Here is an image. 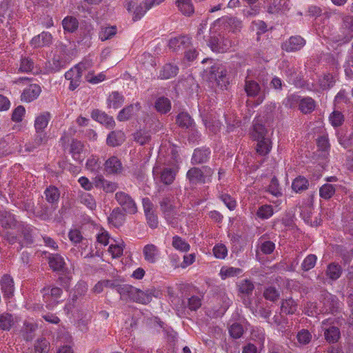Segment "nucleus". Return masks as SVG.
Wrapping results in <instances>:
<instances>
[{"label": "nucleus", "instance_id": "13", "mask_svg": "<svg viewBox=\"0 0 353 353\" xmlns=\"http://www.w3.org/2000/svg\"><path fill=\"white\" fill-rule=\"evenodd\" d=\"M191 45V39L188 36L172 38L169 41V47L174 51L187 50Z\"/></svg>", "mask_w": 353, "mask_h": 353}, {"label": "nucleus", "instance_id": "51", "mask_svg": "<svg viewBox=\"0 0 353 353\" xmlns=\"http://www.w3.org/2000/svg\"><path fill=\"white\" fill-rule=\"evenodd\" d=\"M239 291L244 294L250 295L252 294L254 285L253 283L249 279H243L238 284Z\"/></svg>", "mask_w": 353, "mask_h": 353}, {"label": "nucleus", "instance_id": "54", "mask_svg": "<svg viewBox=\"0 0 353 353\" xmlns=\"http://www.w3.org/2000/svg\"><path fill=\"white\" fill-rule=\"evenodd\" d=\"M263 296L266 300L275 302L279 299L280 292L275 287L270 286L264 290Z\"/></svg>", "mask_w": 353, "mask_h": 353}, {"label": "nucleus", "instance_id": "25", "mask_svg": "<svg viewBox=\"0 0 353 353\" xmlns=\"http://www.w3.org/2000/svg\"><path fill=\"white\" fill-rule=\"evenodd\" d=\"M52 43V35L47 32H43L41 34L34 37L31 40V43L35 48H39L45 46H49Z\"/></svg>", "mask_w": 353, "mask_h": 353}, {"label": "nucleus", "instance_id": "56", "mask_svg": "<svg viewBox=\"0 0 353 353\" xmlns=\"http://www.w3.org/2000/svg\"><path fill=\"white\" fill-rule=\"evenodd\" d=\"M312 338L311 333L305 329L301 330L296 334L298 343L301 345H307L311 341Z\"/></svg>", "mask_w": 353, "mask_h": 353}, {"label": "nucleus", "instance_id": "31", "mask_svg": "<svg viewBox=\"0 0 353 353\" xmlns=\"http://www.w3.org/2000/svg\"><path fill=\"white\" fill-rule=\"evenodd\" d=\"M316 107L315 101L311 97H304L299 100V109L303 114L312 112Z\"/></svg>", "mask_w": 353, "mask_h": 353}, {"label": "nucleus", "instance_id": "40", "mask_svg": "<svg viewBox=\"0 0 353 353\" xmlns=\"http://www.w3.org/2000/svg\"><path fill=\"white\" fill-rule=\"evenodd\" d=\"M309 186L308 180L303 176H298L296 177L292 182V188L296 193L302 192L303 191L307 190Z\"/></svg>", "mask_w": 353, "mask_h": 353}, {"label": "nucleus", "instance_id": "47", "mask_svg": "<svg viewBox=\"0 0 353 353\" xmlns=\"http://www.w3.org/2000/svg\"><path fill=\"white\" fill-rule=\"evenodd\" d=\"M83 143L78 140H72L70 144V152L72 155V157L74 160L81 161V152L83 150Z\"/></svg>", "mask_w": 353, "mask_h": 353}, {"label": "nucleus", "instance_id": "55", "mask_svg": "<svg viewBox=\"0 0 353 353\" xmlns=\"http://www.w3.org/2000/svg\"><path fill=\"white\" fill-rule=\"evenodd\" d=\"M329 121L332 126H341L344 121L343 114L339 110H334L329 117Z\"/></svg>", "mask_w": 353, "mask_h": 353}, {"label": "nucleus", "instance_id": "38", "mask_svg": "<svg viewBox=\"0 0 353 353\" xmlns=\"http://www.w3.org/2000/svg\"><path fill=\"white\" fill-rule=\"evenodd\" d=\"M117 28L115 26L101 27L99 32V38L101 41H105L115 36Z\"/></svg>", "mask_w": 353, "mask_h": 353}, {"label": "nucleus", "instance_id": "36", "mask_svg": "<svg viewBox=\"0 0 353 353\" xmlns=\"http://www.w3.org/2000/svg\"><path fill=\"white\" fill-rule=\"evenodd\" d=\"M154 107L157 112L166 114L171 109V102L168 98L161 97L156 100Z\"/></svg>", "mask_w": 353, "mask_h": 353}, {"label": "nucleus", "instance_id": "15", "mask_svg": "<svg viewBox=\"0 0 353 353\" xmlns=\"http://www.w3.org/2000/svg\"><path fill=\"white\" fill-rule=\"evenodd\" d=\"M211 152L209 148H196L192 157V164H202L206 163L210 158Z\"/></svg>", "mask_w": 353, "mask_h": 353}, {"label": "nucleus", "instance_id": "59", "mask_svg": "<svg viewBox=\"0 0 353 353\" xmlns=\"http://www.w3.org/2000/svg\"><path fill=\"white\" fill-rule=\"evenodd\" d=\"M243 332V327L242 325L239 323H234L232 324L229 327L230 335L233 339H237L241 338Z\"/></svg>", "mask_w": 353, "mask_h": 353}, {"label": "nucleus", "instance_id": "53", "mask_svg": "<svg viewBox=\"0 0 353 353\" xmlns=\"http://www.w3.org/2000/svg\"><path fill=\"white\" fill-rule=\"evenodd\" d=\"M336 189L332 184L325 183L319 190V195L324 199H330L335 193Z\"/></svg>", "mask_w": 353, "mask_h": 353}, {"label": "nucleus", "instance_id": "42", "mask_svg": "<svg viewBox=\"0 0 353 353\" xmlns=\"http://www.w3.org/2000/svg\"><path fill=\"white\" fill-rule=\"evenodd\" d=\"M167 223L171 226L175 228L178 225V219L180 216V213L178 212L176 208H174L170 210L167 211L163 214Z\"/></svg>", "mask_w": 353, "mask_h": 353}, {"label": "nucleus", "instance_id": "34", "mask_svg": "<svg viewBox=\"0 0 353 353\" xmlns=\"http://www.w3.org/2000/svg\"><path fill=\"white\" fill-rule=\"evenodd\" d=\"M37 329V325L36 323L28 321H25L22 329L23 339L27 341H32Z\"/></svg>", "mask_w": 353, "mask_h": 353}, {"label": "nucleus", "instance_id": "33", "mask_svg": "<svg viewBox=\"0 0 353 353\" xmlns=\"http://www.w3.org/2000/svg\"><path fill=\"white\" fill-rule=\"evenodd\" d=\"M341 266L336 263H331L327 265L325 274L332 281L337 280L342 274Z\"/></svg>", "mask_w": 353, "mask_h": 353}, {"label": "nucleus", "instance_id": "6", "mask_svg": "<svg viewBox=\"0 0 353 353\" xmlns=\"http://www.w3.org/2000/svg\"><path fill=\"white\" fill-rule=\"evenodd\" d=\"M244 90L249 97H256L258 96L257 103H261L265 98V90L261 92L259 84L249 77L245 80Z\"/></svg>", "mask_w": 353, "mask_h": 353}, {"label": "nucleus", "instance_id": "23", "mask_svg": "<svg viewBox=\"0 0 353 353\" xmlns=\"http://www.w3.org/2000/svg\"><path fill=\"white\" fill-rule=\"evenodd\" d=\"M125 141V134L121 130L112 131L107 137V144L111 147L121 145Z\"/></svg>", "mask_w": 353, "mask_h": 353}, {"label": "nucleus", "instance_id": "46", "mask_svg": "<svg viewBox=\"0 0 353 353\" xmlns=\"http://www.w3.org/2000/svg\"><path fill=\"white\" fill-rule=\"evenodd\" d=\"M271 148L272 143L270 139L257 141L256 150L259 154L261 156H265L270 152Z\"/></svg>", "mask_w": 353, "mask_h": 353}, {"label": "nucleus", "instance_id": "11", "mask_svg": "<svg viewBox=\"0 0 353 353\" xmlns=\"http://www.w3.org/2000/svg\"><path fill=\"white\" fill-rule=\"evenodd\" d=\"M93 183L96 188L102 189L106 193L114 192L118 188L117 183L105 179L102 175L95 176L93 179Z\"/></svg>", "mask_w": 353, "mask_h": 353}, {"label": "nucleus", "instance_id": "8", "mask_svg": "<svg viewBox=\"0 0 353 353\" xmlns=\"http://www.w3.org/2000/svg\"><path fill=\"white\" fill-rule=\"evenodd\" d=\"M160 256L159 248L152 243L146 244L143 248V256L144 260L151 264L156 263Z\"/></svg>", "mask_w": 353, "mask_h": 353}, {"label": "nucleus", "instance_id": "3", "mask_svg": "<svg viewBox=\"0 0 353 353\" xmlns=\"http://www.w3.org/2000/svg\"><path fill=\"white\" fill-rule=\"evenodd\" d=\"M114 199L124 212L130 214H134L137 212V205L130 194L122 191L117 192Z\"/></svg>", "mask_w": 353, "mask_h": 353}, {"label": "nucleus", "instance_id": "24", "mask_svg": "<svg viewBox=\"0 0 353 353\" xmlns=\"http://www.w3.org/2000/svg\"><path fill=\"white\" fill-rule=\"evenodd\" d=\"M51 119L48 112H44L38 115L34 121V128L36 132L44 131Z\"/></svg>", "mask_w": 353, "mask_h": 353}, {"label": "nucleus", "instance_id": "39", "mask_svg": "<svg viewBox=\"0 0 353 353\" xmlns=\"http://www.w3.org/2000/svg\"><path fill=\"white\" fill-rule=\"evenodd\" d=\"M107 101L109 108L117 109L122 105L123 97L118 92H113L109 95Z\"/></svg>", "mask_w": 353, "mask_h": 353}, {"label": "nucleus", "instance_id": "29", "mask_svg": "<svg viewBox=\"0 0 353 353\" xmlns=\"http://www.w3.org/2000/svg\"><path fill=\"white\" fill-rule=\"evenodd\" d=\"M13 283V280L10 276L6 274L2 277L1 285L4 296L9 298L12 296L14 292Z\"/></svg>", "mask_w": 353, "mask_h": 353}, {"label": "nucleus", "instance_id": "35", "mask_svg": "<svg viewBox=\"0 0 353 353\" xmlns=\"http://www.w3.org/2000/svg\"><path fill=\"white\" fill-rule=\"evenodd\" d=\"M324 336L328 343H334L337 342L341 336V332L337 327L331 326L328 328L324 329Z\"/></svg>", "mask_w": 353, "mask_h": 353}, {"label": "nucleus", "instance_id": "1", "mask_svg": "<svg viewBox=\"0 0 353 353\" xmlns=\"http://www.w3.org/2000/svg\"><path fill=\"white\" fill-rule=\"evenodd\" d=\"M242 21L236 17H222L208 30L207 45L214 52L224 53L236 46L238 40L230 33L236 34L242 28Z\"/></svg>", "mask_w": 353, "mask_h": 353}, {"label": "nucleus", "instance_id": "63", "mask_svg": "<svg viewBox=\"0 0 353 353\" xmlns=\"http://www.w3.org/2000/svg\"><path fill=\"white\" fill-rule=\"evenodd\" d=\"M81 202L91 210L96 208V201L94 197L89 193H84L81 194Z\"/></svg>", "mask_w": 353, "mask_h": 353}, {"label": "nucleus", "instance_id": "50", "mask_svg": "<svg viewBox=\"0 0 353 353\" xmlns=\"http://www.w3.org/2000/svg\"><path fill=\"white\" fill-rule=\"evenodd\" d=\"M177 124L181 128H190L193 125V120L186 112H181L176 118Z\"/></svg>", "mask_w": 353, "mask_h": 353}, {"label": "nucleus", "instance_id": "27", "mask_svg": "<svg viewBox=\"0 0 353 353\" xmlns=\"http://www.w3.org/2000/svg\"><path fill=\"white\" fill-rule=\"evenodd\" d=\"M179 68L176 65L167 63L163 66L159 72V77L161 79H168L176 76Z\"/></svg>", "mask_w": 353, "mask_h": 353}, {"label": "nucleus", "instance_id": "26", "mask_svg": "<svg viewBox=\"0 0 353 353\" xmlns=\"http://www.w3.org/2000/svg\"><path fill=\"white\" fill-rule=\"evenodd\" d=\"M46 200L52 205H57L60 198L59 190L54 186L50 185L44 191Z\"/></svg>", "mask_w": 353, "mask_h": 353}, {"label": "nucleus", "instance_id": "41", "mask_svg": "<svg viewBox=\"0 0 353 353\" xmlns=\"http://www.w3.org/2000/svg\"><path fill=\"white\" fill-rule=\"evenodd\" d=\"M179 10L184 14L190 16L194 12L191 0H176V2Z\"/></svg>", "mask_w": 353, "mask_h": 353}, {"label": "nucleus", "instance_id": "60", "mask_svg": "<svg viewBox=\"0 0 353 353\" xmlns=\"http://www.w3.org/2000/svg\"><path fill=\"white\" fill-rule=\"evenodd\" d=\"M273 214V208L270 205H261L256 212V215L262 219H269Z\"/></svg>", "mask_w": 353, "mask_h": 353}, {"label": "nucleus", "instance_id": "19", "mask_svg": "<svg viewBox=\"0 0 353 353\" xmlns=\"http://www.w3.org/2000/svg\"><path fill=\"white\" fill-rule=\"evenodd\" d=\"M125 220V214L120 208H115L108 217V221L116 228L121 226Z\"/></svg>", "mask_w": 353, "mask_h": 353}, {"label": "nucleus", "instance_id": "12", "mask_svg": "<svg viewBox=\"0 0 353 353\" xmlns=\"http://www.w3.org/2000/svg\"><path fill=\"white\" fill-rule=\"evenodd\" d=\"M323 311L325 313H332L337 312L339 309L340 303L338 298L331 294H327L323 301Z\"/></svg>", "mask_w": 353, "mask_h": 353}, {"label": "nucleus", "instance_id": "43", "mask_svg": "<svg viewBox=\"0 0 353 353\" xmlns=\"http://www.w3.org/2000/svg\"><path fill=\"white\" fill-rule=\"evenodd\" d=\"M139 104L130 105L122 109L117 116V119L123 121L129 119L135 110H139Z\"/></svg>", "mask_w": 353, "mask_h": 353}, {"label": "nucleus", "instance_id": "7", "mask_svg": "<svg viewBox=\"0 0 353 353\" xmlns=\"http://www.w3.org/2000/svg\"><path fill=\"white\" fill-rule=\"evenodd\" d=\"M17 230L21 239L20 248L30 245L33 243L32 230L29 225L21 223Z\"/></svg>", "mask_w": 353, "mask_h": 353}, {"label": "nucleus", "instance_id": "62", "mask_svg": "<svg viewBox=\"0 0 353 353\" xmlns=\"http://www.w3.org/2000/svg\"><path fill=\"white\" fill-rule=\"evenodd\" d=\"M334 83V79L332 74H325L321 79H319L320 87L323 90H327L333 86Z\"/></svg>", "mask_w": 353, "mask_h": 353}, {"label": "nucleus", "instance_id": "10", "mask_svg": "<svg viewBox=\"0 0 353 353\" xmlns=\"http://www.w3.org/2000/svg\"><path fill=\"white\" fill-rule=\"evenodd\" d=\"M178 170L179 167L176 163L169 167L163 168L159 172L161 181L165 185L171 184L176 177Z\"/></svg>", "mask_w": 353, "mask_h": 353}, {"label": "nucleus", "instance_id": "44", "mask_svg": "<svg viewBox=\"0 0 353 353\" xmlns=\"http://www.w3.org/2000/svg\"><path fill=\"white\" fill-rule=\"evenodd\" d=\"M34 353H49L50 343L45 338L38 339L34 345Z\"/></svg>", "mask_w": 353, "mask_h": 353}, {"label": "nucleus", "instance_id": "61", "mask_svg": "<svg viewBox=\"0 0 353 353\" xmlns=\"http://www.w3.org/2000/svg\"><path fill=\"white\" fill-rule=\"evenodd\" d=\"M317 257L314 254H309L305 257L301 264V268L303 271L307 272L312 269L316 262Z\"/></svg>", "mask_w": 353, "mask_h": 353}, {"label": "nucleus", "instance_id": "9", "mask_svg": "<svg viewBox=\"0 0 353 353\" xmlns=\"http://www.w3.org/2000/svg\"><path fill=\"white\" fill-rule=\"evenodd\" d=\"M306 43L305 40L301 36H292L282 45V49L286 52L300 50Z\"/></svg>", "mask_w": 353, "mask_h": 353}, {"label": "nucleus", "instance_id": "20", "mask_svg": "<svg viewBox=\"0 0 353 353\" xmlns=\"http://www.w3.org/2000/svg\"><path fill=\"white\" fill-rule=\"evenodd\" d=\"M48 141V137L44 131L36 132L32 143L26 145V150L29 152L33 151L37 148L46 145Z\"/></svg>", "mask_w": 353, "mask_h": 353}, {"label": "nucleus", "instance_id": "5", "mask_svg": "<svg viewBox=\"0 0 353 353\" xmlns=\"http://www.w3.org/2000/svg\"><path fill=\"white\" fill-rule=\"evenodd\" d=\"M210 79L214 80L221 88H226L229 83V77L226 68L221 65H214L211 67Z\"/></svg>", "mask_w": 353, "mask_h": 353}, {"label": "nucleus", "instance_id": "37", "mask_svg": "<svg viewBox=\"0 0 353 353\" xmlns=\"http://www.w3.org/2000/svg\"><path fill=\"white\" fill-rule=\"evenodd\" d=\"M344 24L348 30L343 38L337 39V41H340L341 43H347L350 42L353 38V17H346L344 19Z\"/></svg>", "mask_w": 353, "mask_h": 353}, {"label": "nucleus", "instance_id": "57", "mask_svg": "<svg viewBox=\"0 0 353 353\" xmlns=\"http://www.w3.org/2000/svg\"><path fill=\"white\" fill-rule=\"evenodd\" d=\"M285 3H282L281 0H274L267 7V12L272 14H278L283 12Z\"/></svg>", "mask_w": 353, "mask_h": 353}, {"label": "nucleus", "instance_id": "14", "mask_svg": "<svg viewBox=\"0 0 353 353\" xmlns=\"http://www.w3.org/2000/svg\"><path fill=\"white\" fill-rule=\"evenodd\" d=\"M136 290L137 288L128 284H121L117 286V291L120 294L121 299L125 301H134Z\"/></svg>", "mask_w": 353, "mask_h": 353}, {"label": "nucleus", "instance_id": "17", "mask_svg": "<svg viewBox=\"0 0 353 353\" xmlns=\"http://www.w3.org/2000/svg\"><path fill=\"white\" fill-rule=\"evenodd\" d=\"M104 169L108 174H119L123 170V166L120 160L113 156L106 160Z\"/></svg>", "mask_w": 353, "mask_h": 353}, {"label": "nucleus", "instance_id": "58", "mask_svg": "<svg viewBox=\"0 0 353 353\" xmlns=\"http://www.w3.org/2000/svg\"><path fill=\"white\" fill-rule=\"evenodd\" d=\"M172 246L181 252H188L190 250V245L181 237L178 236L173 237Z\"/></svg>", "mask_w": 353, "mask_h": 353}, {"label": "nucleus", "instance_id": "18", "mask_svg": "<svg viewBox=\"0 0 353 353\" xmlns=\"http://www.w3.org/2000/svg\"><path fill=\"white\" fill-rule=\"evenodd\" d=\"M41 88L37 84H31L21 94V99L25 102H31L36 99L41 93Z\"/></svg>", "mask_w": 353, "mask_h": 353}, {"label": "nucleus", "instance_id": "2", "mask_svg": "<svg viewBox=\"0 0 353 353\" xmlns=\"http://www.w3.org/2000/svg\"><path fill=\"white\" fill-rule=\"evenodd\" d=\"M213 174L214 170L209 166L193 167L187 172L186 177L190 184L197 185L210 182Z\"/></svg>", "mask_w": 353, "mask_h": 353}, {"label": "nucleus", "instance_id": "45", "mask_svg": "<svg viewBox=\"0 0 353 353\" xmlns=\"http://www.w3.org/2000/svg\"><path fill=\"white\" fill-rule=\"evenodd\" d=\"M243 270L238 268L223 266L220 270V276L222 279H225L228 277H234L241 274Z\"/></svg>", "mask_w": 353, "mask_h": 353}, {"label": "nucleus", "instance_id": "21", "mask_svg": "<svg viewBox=\"0 0 353 353\" xmlns=\"http://www.w3.org/2000/svg\"><path fill=\"white\" fill-rule=\"evenodd\" d=\"M22 222L16 220L14 216L10 212H4L0 219V225L5 228L17 230Z\"/></svg>", "mask_w": 353, "mask_h": 353}, {"label": "nucleus", "instance_id": "16", "mask_svg": "<svg viewBox=\"0 0 353 353\" xmlns=\"http://www.w3.org/2000/svg\"><path fill=\"white\" fill-rule=\"evenodd\" d=\"M82 74L75 67H73L70 70L65 72V77L67 80L70 81L69 89L74 90L79 86Z\"/></svg>", "mask_w": 353, "mask_h": 353}, {"label": "nucleus", "instance_id": "30", "mask_svg": "<svg viewBox=\"0 0 353 353\" xmlns=\"http://www.w3.org/2000/svg\"><path fill=\"white\" fill-rule=\"evenodd\" d=\"M48 263L53 271L62 270L65 265L63 258L59 254H50Z\"/></svg>", "mask_w": 353, "mask_h": 353}, {"label": "nucleus", "instance_id": "49", "mask_svg": "<svg viewBox=\"0 0 353 353\" xmlns=\"http://www.w3.org/2000/svg\"><path fill=\"white\" fill-rule=\"evenodd\" d=\"M14 324V318L11 314L3 313L0 314V328L3 330H10Z\"/></svg>", "mask_w": 353, "mask_h": 353}, {"label": "nucleus", "instance_id": "22", "mask_svg": "<svg viewBox=\"0 0 353 353\" xmlns=\"http://www.w3.org/2000/svg\"><path fill=\"white\" fill-rule=\"evenodd\" d=\"M154 290L153 289H148L145 291H142L137 288L134 301L138 303L146 305L149 303L154 296Z\"/></svg>", "mask_w": 353, "mask_h": 353}, {"label": "nucleus", "instance_id": "64", "mask_svg": "<svg viewBox=\"0 0 353 353\" xmlns=\"http://www.w3.org/2000/svg\"><path fill=\"white\" fill-rule=\"evenodd\" d=\"M184 305L190 310L195 311L201 306V300L199 296H192L188 299L187 303L184 302Z\"/></svg>", "mask_w": 353, "mask_h": 353}, {"label": "nucleus", "instance_id": "32", "mask_svg": "<svg viewBox=\"0 0 353 353\" xmlns=\"http://www.w3.org/2000/svg\"><path fill=\"white\" fill-rule=\"evenodd\" d=\"M268 130L263 125L254 123L253 125V131L252 137L255 141H261L263 139H270L267 137Z\"/></svg>", "mask_w": 353, "mask_h": 353}, {"label": "nucleus", "instance_id": "52", "mask_svg": "<svg viewBox=\"0 0 353 353\" xmlns=\"http://www.w3.org/2000/svg\"><path fill=\"white\" fill-rule=\"evenodd\" d=\"M297 304L292 299H288L282 301L281 310L287 314H294L296 311Z\"/></svg>", "mask_w": 353, "mask_h": 353}, {"label": "nucleus", "instance_id": "4", "mask_svg": "<svg viewBox=\"0 0 353 353\" xmlns=\"http://www.w3.org/2000/svg\"><path fill=\"white\" fill-rule=\"evenodd\" d=\"M142 205L148 226L152 229L157 228L159 225V221L154 205L148 197L142 199Z\"/></svg>", "mask_w": 353, "mask_h": 353}, {"label": "nucleus", "instance_id": "48", "mask_svg": "<svg viewBox=\"0 0 353 353\" xmlns=\"http://www.w3.org/2000/svg\"><path fill=\"white\" fill-rule=\"evenodd\" d=\"M62 25L65 31L74 32L78 28L79 22L74 17H66L63 20Z\"/></svg>", "mask_w": 353, "mask_h": 353}, {"label": "nucleus", "instance_id": "28", "mask_svg": "<svg viewBox=\"0 0 353 353\" xmlns=\"http://www.w3.org/2000/svg\"><path fill=\"white\" fill-rule=\"evenodd\" d=\"M41 292L46 302H48L50 301V299L53 301H57L60 298L62 294V290L58 287H54L52 288H50V287H45L42 289Z\"/></svg>", "mask_w": 353, "mask_h": 353}]
</instances>
